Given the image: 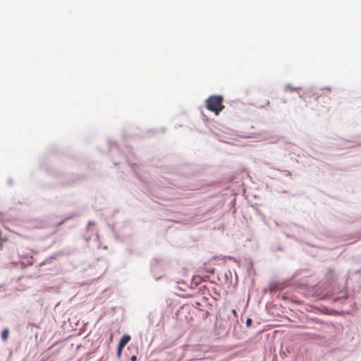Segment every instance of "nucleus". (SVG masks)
Here are the masks:
<instances>
[{
  "label": "nucleus",
  "mask_w": 361,
  "mask_h": 361,
  "mask_svg": "<svg viewBox=\"0 0 361 361\" xmlns=\"http://www.w3.org/2000/svg\"><path fill=\"white\" fill-rule=\"evenodd\" d=\"M251 324H252V319H251L250 318H248V319H247V321H246V324H247V326H250V325H251Z\"/></svg>",
  "instance_id": "obj_4"
},
{
  "label": "nucleus",
  "mask_w": 361,
  "mask_h": 361,
  "mask_svg": "<svg viewBox=\"0 0 361 361\" xmlns=\"http://www.w3.org/2000/svg\"><path fill=\"white\" fill-rule=\"evenodd\" d=\"M8 334H9L8 329H5L3 330V331L1 333V338H2L3 341H6L7 340L8 336Z\"/></svg>",
  "instance_id": "obj_3"
},
{
  "label": "nucleus",
  "mask_w": 361,
  "mask_h": 361,
  "mask_svg": "<svg viewBox=\"0 0 361 361\" xmlns=\"http://www.w3.org/2000/svg\"><path fill=\"white\" fill-rule=\"evenodd\" d=\"M232 314H233V316H234L235 317H238L237 312H236V310H235V309H233V310H232Z\"/></svg>",
  "instance_id": "obj_5"
},
{
  "label": "nucleus",
  "mask_w": 361,
  "mask_h": 361,
  "mask_svg": "<svg viewBox=\"0 0 361 361\" xmlns=\"http://www.w3.org/2000/svg\"><path fill=\"white\" fill-rule=\"evenodd\" d=\"M131 360H133V361H134V360H136V357H135V356H133V357H131Z\"/></svg>",
  "instance_id": "obj_6"
},
{
  "label": "nucleus",
  "mask_w": 361,
  "mask_h": 361,
  "mask_svg": "<svg viewBox=\"0 0 361 361\" xmlns=\"http://www.w3.org/2000/svg\"><path fill=\"white\" fill-rule=\"evenodd\" d=\"M130 336L128 335H124L121 337V340L119 341V343L118 345V355H121L123 349L126 346V345L130 341Z\"/></svg>",
  "instance_id": "obj_2"
},
{
  "label": "nucleus",
  "mask_w": 361,
  "mask_h": 361,
  "mask_svg": "<svg viewBox=\"0 0 361 361\" xmlns=\"http://www.w3.org/2000/svg\"><path fill=\"white\" fill-rule=\"evenodd\" d=\"M223 100V97L220 95L210 96L206 100V107L210 111L214 112L215 115H219V113L224 109Z\"/></svg>",
  "instance_id": "obj_1"
}]
</instances>
